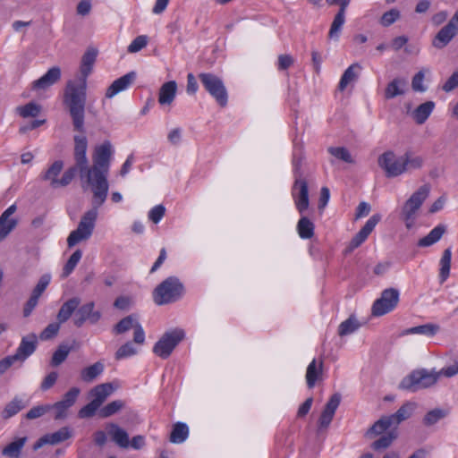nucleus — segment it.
<instances>
[{
  "label": "nucleus",
  "instance_id": "423d86ee",
  "mask_svg": "<svg viewBox=\"0 0 458 458\" xmlns=\"http://www.w3.org/2000/svg\"><path fill=\"white\" fill-rule=\"evenodd\" d=\"M437 381V375L436 374V371H428L425 369H421L413 370L408 376L403 377L399 385V388L416 392L435 385Z\"/></svg>",
  "mask_w": 458,
  "mask_h": 458
},
{
  "label": "nucleus",
  "instance_id": "69168bd1",
  "mask_svg": "<svg viewBox=\"0 0 458 458\" xmlns=\"http://www.w3.org/2000/svg\"><path fill=\"white\" fill-rule=\"evenodd\" d=\"M341 402V395L340 394H334L327 403L326 404L323 411L329 412L332 415H335L336 409L338 408Z\"/></svg>",
  "mask_w": 458,
  "mask_h": 458
},
{
  "label": "nucleus",
  "instance_id": "f3484780",
  "mask_svg": "<svg viewBox=\"0 0 458 458\" xmlns=\"http://www.w3.org/2000/svg\"><path fill=\"white\" fill-rule=\"evenodd\" d=\"M95 303L89 301L78 307L76 310L75 316L73 318V323L77 327H81L87 320L91 324H96L101 318L100 311L94 310Z\"/></svg>",
  "mask_w": 458,
  "mask_h": 458
},
{
  "label": "nucleus",
  "instance_id": "393cba45",
  "mask_svg": "<svg viewBox=\"0 0 458 458\" xmlns=\"http://www.w3.org/2000/svg\"><path fill=\"white\" fill-rule=\"evenodd\" d=\"M80 304L81 299L79 297H72L64 302L57 313V321L61 324L66 322L72 313L76 311Z\"/></svg>",
  "mask_w": 458,
  "mask_h": 458
},
{
  "label": "nucleus",
  "instance_id": "6ab92c4d",
  "mask_svg": "<svg viewBox=\"0 0 458 458\" xmlns=\"http://www.w3.org/2000/svg\"><path fill=\"white\" fill-rule=\"evenodd\" d=\"M457 34L458 29L448 21L434 37L432 46L437 49H443Z\"/></svg>",
  "mask_w": 458,
  "mask_h": 458
},
{
  "label": "nucleus",
  "instance_id": "f03ea898",
  "mask_svg": "<svg viewBox=\"0 0 458 458\" xmlns=\"http://www.w3.org/2000/svg\"><path fill=\"white\" fill-rule=\"evenodd\" d=\"M112 153V145L109 141L97 146L93 154V165L88 167L86 173L85 182L91 187L96 205H103L107 197V175Z\"/></svg>",
  "mask_w": 458,
  "mask_h": 458
},
{
  "label": "nucleus",
  "instance_id": "58836bf2",
  "mask_svg": "<svg viewBox=\"0 0 458 458\" xmlns=\"http://www.w3.org/2000/svg\"><path fill=\"white\" fill-rule=\"evenodd\" d=\"M451 249L447 248L444 250L442 258L440 259L439 278L441 283L445 282L449 276L451 267Z\"/></svg>",
  "mask_w": 458,
  "mask_h": 458
},
{
  "label": "nucleus",
  "instance_id": "0eeeda50",
  "mask_svg": "<svg viewBox=\"0 0 458 458\" xmlns=\"http://www.w3.org/2000/svg\"><path fill=\"white\" fill-rule=\"evenodd\" d=\"M199 79L204 89L212 96L217 104L225 107L228 102V93L220 77L211 72H201Z\"/></svg>",
  "mask_w": 458,
  "mask_h": 458
},
{
  "label": "nucleus",
  "instance_id": "4be33fe9",
  "mask_svg": "<svg viewBox=\"0 0 458 458\" xmlns=\"http://www.w3.org/2000/svg\"><path fill=\"white\" fill-rule=\"evenodd\" d=\"M61 78V69L58 66L50 68L43 76L32 83L33 89H47L56 83Z\"/></svg>",
  "mask_w": 458,
  "mask_h": 458
},
{
  "label": "nucleus",
  "instance_id": "f257e3e1",
  "mask_svg": "<svg viewBox=\"0 0 458 458\" xmlns=\"http://www.w3.org/2000/svg\"><path fill=\"white\" fill-rule=\"evenodd\" d=\"M97 50L88 49L81 57V77L78 81H69L64 93V104L71 116L73 130L85 131V107L87 102V78L93 70Z\"/></svg>",
  "mask_w": 458,
  "mask_h": 458
},
{
  "label": "nucleus",
  "instance_id": "5701e85b",
  "mask_svg": "<svg viewBox=\"0 0 458 458\" xmlns=\"http://www.w3.org/2000/svg\"><path fill=\"white\" fill-rule=\"evenodd\" d=\"M108 434L112 440L120 447L127 448L130 445L129 436L127 432L117 424L109 423L106 426Z\"/></svg>",
  "mask_w": 458,
  "mask_h": 458
},
{
  "label": "nucleus",
  "instance_id": "052dcab7",
  "mask_svg": "<svg viewBox=\"0 0 458 458\" xmlns=\"http://www.w3.org/2000/svg\"><path fill=\"white\" fill-rule=\"evenodd\" d=\"M49 411H50V404L38 405V406L31 408L26 413L25 416H26V419H28V420H35V419H38V418L43 416Z\"/></svg>",
  "mask_w": 458,
  "mask_h": 458
},
{
  "label": "nucleus",
  "instance_id": "a211bd4d",
  "mask_svg": "<svg viewBox=\"0 0 458 458\" xmlns=\"http://www.w3.org/2000/svg\"><path fill=\"white\" fill-rule=\"evenodd\" d=\"M36 348L37 337L36 335L31 334L21 338L20 345L13 356L16 359L17 361L22 363L35 352Z\"/></svg>",
  "mask_w": 458,
  "mask_h": 458
},
{
  "label": "nucleus",
  "instance_id": "3c124183",
  "mask_svg": "<svg viewBox=\"0 0 458 458\" xmlns=\"http://www.w3.org/2000/svg\"><path fill=\"white\" fill-rule=\"evenodd\" d=\"M328 152L337 159L346 163L352 164L354 162L348 149L344 147H330Z\"/></svg>",
  "mask_w": 458,
  "mask_h": 458
},
{
  "label": "nucleus",
  "instance_id": "864d4df0",
  "mask_svg": "<svg viewBox=\"0 0 458 458\" xmlns=\"http://www.w3.org/2000/svg\"><path fill=\"white\" fill-rule=\"evenodd\" d=\"M401 17L400 11L393 8L387 12H386L380 19V24L384 27H389L393 23H394Z\"/></svg>",
  "mask_w": 458,
  "mask_h": 458
},
{
  "label": "nucleus",
  "instance_id": "cd10ccee",
  "mask_svg": "<svg viewBox=\"0 0 458 458\" xmlns=\"http://www.w3.org/2000/svg\"><path fill=\"white\" fill-rule=\"evenodd\" d=\"M114 390V388L111 383H104L92 388L90 395L93 398L92 400L101 406Z\"/></svg>",
  "mask_w": 458,
  "mask_h": 458
},
{
  "label": "nucleus",
  "instance_id": "aec40b11",
  "mask_svg": "<svg viewBox=\"0 0 458 458\" xmlns=\"http://www.w3.org/2000/svg\"><path fill=\"white\" fill-rule=\"evenodd\" d=\"M135 79V72H130L125 75L118 78L107 88L106 91V98H112L118 93L127 89L133 83Z\"/></svg>",
  "mask_w": 458,
  "mask_h": 458
},
{
  "label": "nucleus",
  "instance_id": "603ef678",
  "mask_svg": "<svg viewBox=\"0 0 458 458\" xmlns=\"http://www.w3.org/2000/svg\"><path fill=\"white\" fill-rule=\"evenodd\" d=\"M403 163L405 164V171L410 169H419L423 165L424 160L422 157L412 156L410 153H405L403 156Z\"/></svg>",
  "mask_w": 458,
  "mask_h": 458
},
{
  "label": "nucleus",
  "instance_id": "bf43d9fd",
  "mask_svg": "<svg viewBox=\"0 0 458 458\" xmlns=\"http://www.w3.org/2000/svg\"><path fill=\"white\" fill-rule=\"evenodd\" d=\"M148 44V37L140 35L136 37L128 47L129 53H137L144 48Z\"/></svg>",
  "mask_w": 458,
  "mask_h": 458
},
{
  "label": "nucleus",
  "instance_id": "5fc2aeb1",
  "mask_svg": "<svg viewBox=\"0 0 458 458\" xmlns=\"http://www.w3.org/2000/svg\"><path fill=\"white\" fill-rule=\"evenodd\" d=\"M59 321L49 324L39 335V339L47 341L57 335L60 330Z\"/></svg>",
  "mask_w": 458,
  "mask_h": 458
},
{
  "label": "nucleus",
  "instance_id": "49530a36",
  "mask_svg": "<svg viewBox=\"0 0 458 458\" xmlns=\"http://www.w3.org/2000/svg\"><path fill=\"white\" fill-rule=\"evenodd\" d=\"M448 412L443 409L436 408L428 412L423 418V424L425 426H432L438 422L440 420L446 417Z\"/></svg>",
  "mask_w": 458,
  "mask_h": 458
},
{
  "label": "nucleus",
  "instance_id": "2eb2a0df",
  "mask_svg": "<svg viewBox=\"0 0 458 458\" xmlns=\"http://www.w3.org/2000/svg\"><path fill=\"white\" fill-rule=\"evenodd\" d=\"M293 198L297 210L300 214H303L310 205L309 188L306 180L296 179L292 191Z\"/></svg>",
  "mask_w": 458,
  "mask_h": 458
},
{
  "label": "nucleus",
  "instance_id": "a878e982",
  "mask_svg": "<svg viewBox=\"0 0 458 458\" xmlns=\"http://www.w3.org/2000/svg\"><path fill=\"white\" fill-rule=\"evenodd\" d=\"M177 84L174 81L164 83L158 94V102L160 105H170L176 95Z\"/></svg>",
  "mask_w": 458,
  "mask_h": 458
},
{
  "label": "nucleus",
  "instance_id": "a18cd8bd",
  "mask_svg": "<svg viewBox=\"0 0 458 458\" xmlns=\"http://www.w3.org/2000/svg\"><path fill=\"white\" fill-rule=\"evenodd\" d=\"M71 437V431L67 427H64L52 434L46 435L48 445H57L61 442L67 440Z\"/></svg>",
  "mask_w": 458,
  "mask_h": 458
},
{
  "label": "nucleus",
  "instance_id": "20e7f679",
  "mask_svg": "<svg viewBox=\"0 0 458 458\" xmlns=\"http://www.w3.org/2000/svg\"><path fill=\"white\" fill-rule=\"evenodd\" d=\"M184 293V286L176 276H169L160 283L153 292L154 302L165 305L180 300Z\"/></svg>",
  "mask_w": 458,
  "mask_h": 458
},
{
  "label": "nucleus",
  "instance_id": "4d7b16f0",
  "mask_svg": "<svg viewBox=\"0 0 458 458\" xmlns=\"http://www.w3.org/2000/svg\"><path fill=\"white\" fill-rule=\"evenodd\" d=\"M58 377H59V374L57 371L49 372L42 379L41 384H40V390L43 392H46V391L49 390L50 388H52L57 382Z\"/></svg>",
  "mask_w": 458,
  "mask_h": 458
},
{
  "label": "nucleus",
  "instance_id": "e433bc0d",
  "mask_svg": "<svg viewBox=\"0 0 458 458\" xmlns=\"http://www.w3.org/2000/svg\"><path fill=\"white\" fill-rule=\"evenodd\" d=\"M396 437V430H390L386 434L381 436L377 440L374 441L371 445V448L375 451L386 450L392 445V443Z\"/></svg>",
  "mask_w": 458,
  "mask_h": 458
},
{
  "label": "nucleus",
  "instance_id": "338daca9",
  "mask_svg": "<svg viewBox=\"0 0 458 458\" xmlns=\"http://www.w3.org/2000/svg\"><path fill=\"white\" fill-rule=\"evenodd\" d=\"M424 72L421 70L419 72H417L411 81V88L414 91L419 92H424L426 91V87L423 86V80H424Z\"/></svg>",
  "mask_w": 458,
  "mask_h": 458
},
{
  "label": "nucleus",
  "instance_id": "c03bdc74",
  "mask_svg": "<svg viewBox=\"0 0 458 458\" xmlns=\"http://www.w3.org/2000/svg\"><path fill=\"white\" fill-rule=\"evenodd\" d=\"M360 327V323L354 316H351L346 320L343 321L338 327V334L341 336L352 334Z\"/></svg>",
  "mask_w": 458,
  "mask_h": 458
},
{
  "label": "nucleus",
  "instance_id": "6e6552de",
  "mask_svg": "<svg viewBox=\"0 0 458 458\" xmlns=\"http://www.w3.org/2000/svg\"><path fill=\"white\" fill-rule=\"evenodd\" d=\"M184 338V331L176 328L165 332L155 344L153 352L162 359H167L178 344Z\"/></svg>",
  "mask_w": 458,
  "mask_h": 458
},
{
  "label": "nucleus",
  "instance_id": "c756f323",
  "mask_svg": "<svg viewBox=\"0 0 458 458\" xmlns=\"http://www.w3.org/2000/svg\"><path fill=\"white\" fill-rule=\"evenodd\" d=\"M28 405V403L19 396H15L11 402H9L2 411V418L8 420L13 416L16 415L19 411L24 409Z\"/></svg>",
  "mask_w": 458,
  "mask_h": 458
},
{
  "label": "nucleus",
  "instance_id": "9d476101",
  "mask_svg": "<svg viewBox=\"0 0 458 458\" xmlns=\"http://www.w3.org/2000/svg\"><path fill=\"white\" fill-rule=\"evenodd\" d=\"M399 302V291L394 288H388L381 293V296L377 299L372 305V315L376 317L383 316L392 311Z\"/></svg>",
  "mask_w": 458,
  "mask_h": 458
},
{
  "label": "nucleus",
  "instance_id": "2f4dec72",
  "mask_svg": "<svg viewBox=\"0 0 458 458\" xmlns=\"http://www.w3.org/2000/svg\"><path fill=\"white\" fill-rule=\"evenodd\" d=\"M445 233V226L443 225H438L435 228H433L428 234L425 237L420 239L418 242V246L420 247H428L437 242L444 233Z\"/></svg>",
  "mask_w": 458,
  "mask_h": 458
},
{
  "label": "nucleus",
  "instance_id": "b1692460",
  "mask_svg": "<svg viewBox=\"0 0 458 458\" xmlns=\"http://www.w3.org/2000/svg\"><path fill=\"white\" fill-rule=\"evenodd\" d=\"M360 71L361 66L358 63L350 65L340 79L338 89L344 91L348 85L354 83L358 80Z\"/></svg>",
  "mask_w": 458,
  "mask_h": 458
},
{
  "label": "nucleus",
  "instance_id": "13d9d810",
  "mask_svg": "<svg viewBox=\"0 0 458 458\" xmlns=\"http://www.w3.org/2000/svg\"><path fill=\"white\" fill-rule=\"evenodd\" d=\"M137 351L131 342L123 344L115 352V359L122 360L136 354Z\"/></svg>",
  "mask_w": 458,
  "mask_h": 458
},
{
  "label": "nucleus",
  "instance_id": "bb28decb",
  "mask_svg": "<svg viewBox=\"0 0 458 458\" xmlns=\"http://www.w3.org/2000/svg\"><path fill=\"white\" fill-rule=\"evenodd\" d=\"M406 86L407 81L405 79L394 78L387 84L385 89V98L386 99H392L397 96L403 95L405 93Z\"/></svg>",
  "mask_w": 458,
  "mask_h": 458
},
{
  "label": "nucleus",
  "instance_id": "0e129e2a",
  "mask_svg": "<svg viewBox=\"0 0 458 458\" xmlns=\"http://www.w3.org/2000/svg\"><path fill=\"white\" fill-rule=\"evenodd\" d=\"M341 402V395L340 394H334L327 403L326 404L323 411L329 412L332 415H335L336 409L338 408Z\"/></svg>",
  "mask_w": 458,
  "mask_h": 458
},
{
  "label": "nucleus",
  "instance_id": "ea45409f",
  "mask_svg": "<svg viewBox=\"0 0 458 458\" xmlns=\"http://www.w3.org/2000/svg\"><path fill=\"white\" fill-rule=\"evenodd\" d=\"M298 233L302 239H310L314 235V224L306 216H301L297 224Z\"/></svg>",
  "mask_w": 458,
  "mask_h": 458
},
{
  "label": "nucleus",
  "instance_id": "39448f33",
  "mask_svg": "<svg viewBox=\"0 0 458 458\" xmlns=\"http://www.w3.org/2000/svg\"><path fill=\"white\" fill-rule=\"evenodd\" d=\"M429 191L430 186L428 184L420 186L403 206L400 217L404 222L407 229H411L415 225L418 211L428 198Z\"/></svg>",
  "mask_w": 458,
  "mask_h": 458
},
{
  "label": "nucleus",
  "instance_id": "8fccbe9b",
  "mask_svg": "<svg viewBox=\"0 0 458 458\" xmlns=\"http://www.w3.org/2000/svg\"><path fill=\"white\" fill-rule=\"evenodd\" d=\"M81 257H82V252L81 250H76L71 255V257L69 258V259L67 260V262L65 263V265L63 268V273H62L63 278L67 277L74 270L77 264L81 260Z\"/></svg>",
  "mask_w": 458,
  "mask_h": 458
},
{
  "label": "nucleus",
  "instance_id": "9b49d317",
  "mask_svg": "<svg viewBox=\"0 0 458 458\" xmlns=\"http://www.w3.org/2000/svg\"><path fill=\"white\" fill-rule=\"evenodd\" d=\"M88 141L85 136H74V161L75 165L71 168H75V174L79 171L81 179L85 181L86 173L89 167L87 158Z\"/></svg>",
  "mask_w": 458,
  "mask_h": 458
},
{
  "label": "nucleus",
  "instance_id": "4468645a",
  "mask_svg": "<svg viewBox=\"0 0 458 458\" xmlns=\"http://www.w3.org/2000/svg\"><path fill=\"white\" fill-rule=\"evenodd\" d=\"M80 392L78 387H72L64 394L61 401L52 405L50 404V410L53 409L55 411L54 419L55 420H64L67 417V411L75 403Z\"/></svg>",
  "mask_w": 458,
  "mask_h": 458
},
{
  "label": "nucleus",
  "instance_id": "473e14b6",
  "mask_svg": "<svg viewBox=\"0 0 458 458\" xmlns=\"http://www.w3.org/2000/svg\"><path fill=\"white\" fill-rule=\"evenodd\" d=\"M435 107L433 101H427L420 105L412 113V117L418 124H422L428 118Z\"/></svg>",
  "mask_w": 458,
  "mask_h": 458
},
{
  "label": "nucleus",
  "instance_id": "c9c22d12",
  "mask_svg": "<svg viewBox=\"0 0 458 458\" xmlns=\"http://www.w3.org/2000/svg\"><path fill=\"white\" fill-rule=\"evenodd\" d=\"M188 435V426L185 423L177 422L174 424L170 434V441L174 444H181L187 439Z\"/></svg>",
  "mask_w": 458,
  "mask_h": 458
},
{
  "label": "nucleus",
  "instance_id": "37998d69",
  "mask_svg": "<svg viewBox=\"0 0 458 458\" xmlns=\"http://www.w3.org/2000/svg\"><path fill=\"white\" fill-rule=\"evenodd\" d=\"M139 322L133 315L127 316L121 319L114 327V332L117 335L128 332L131 329H134Z\"/></svg>",
  "mask_w": 458,
  "mask_h": 458
},
{
  "label": "nucleus",
  "instance_id": "412c9836",
  "mask_svg": "<svg viewBox=\"0 0 458 458\" xmlns=\"http://www.w3.org/2000/svg\"><path fill=\"white\" fill-rule=\"evenodd\" d=\"M135 79V72H130L125 75L118 78L107 88L106 91V98H112L118 93L127 89L133 83Z\"/></svg>",
  "mask_w": 458,
  "mask_h": 458
},
{
  "label": "nucleus",
  "instance_id": "c85d7f7f",
  "mask_svg": "<svg viewBox=\"0 0 458 458\" xmlns=\"http://www.w3.org/2000/svg\"><path fill=\"white\" fill-rule=\"evenodd\" d=\"M27 440V437L15 438L2 450V454L8 458H19Z\"/></svg>",
  "mask_w": 458,
  "mask_h": 458
},
{
  "label": "nucleus",
  "instance_id": "a19ab883",
  "mask_svg": "<svg viewBox=\"0 0 458 458\" xmlns=\"http://www.w3.org/2000/svg\"><path fill=\"white\" fill-rule=\"evenodd\" d=\"M41 112V106L34 102H30L24 106L16 107V113L22 118L36 117Z\"/></svg>",
  "mask_w": 458,
  "mask_h": 458
},
{
  "label": "nucleus",
  "instance_id": "774afa93",
  "mask_svg": "<svg viewBox=\"0 0 458 458\" xmlns=\"http://www.w3.org/2000/svg\"><path fill=\"white\" fill-rule=\"evenodd\" d=\"M165 208L163 205L155 206L148 213V218L155 224H157L164 216Z\"/></svg>",
  "mask_w": 458,
  "mask_h": 458
},
{
  "label": "nucleus",
  "instance_id": "dca6fc26",
  "mask_svg": "<svg viewBox=\"0 0 458 458\" xmlns=\"http://www.w3.org/2000/svg\"><path fill=\"white\" fill-rule=\"evenodd\" d=\"M380 219L381 216L379 214H375L370 216L364 226L353 236L346 249V252H352L354 249L360 246L374 230Z\"/></svg>",
  "mask_w": 458,
  "mask_h": 458
},
{
  "label": "nucleus",
  "instance_id": "4c0bfd02",
  "mask_svg": "<svg viewBox=\"0 0 458 458\" xmlns=\"http://www.w3.org/2000/svg\"><path fill=\"white\" fill-rule=\"evenodd\" d=\"M392 426L394 425L388 416H384L371 426V428L367 431V436L372 437L381 435Z\"/></svg>",
  "mask_w": 458,
  "mask_h": 458
},
{
  "label": "nucleus",
  "instance_id": "f704fd0d",
  "mask_svg": "<svg viewBox=\"0 0 458 458\" xmlns=\"http://www.w3.org/2000/svg\"><path fill=\"white\" fill-rule=\"evenodd\" d=\"M104 371V364L97 361L81 371V377L85 382H92Z\"/></svg>",
  "mask_w": 458,
  "mask_h": 458
},
{
  "label": "nucleus",
  "instance_id": "de8ad7c7",
  "mask_svg": "<svg viewBox=\"0 0 458 458\" xmlns=\"http://www.w3.org/2000/svg\"><path fill=\"white\" fill-rule=\"evenodd\" d=\"M71 352V347L66 344H60L55 352L53 353L51 359V366L57 367L61 365L68 357Z\"/></svg>",
  "mask_w": 458,
  "mask_h": 458
},
{
  "label": "nucleus",
  "instance_id": "6e6d98bb",
  "mask_svg": "<svg viewBox=\"0 0 458 458\" xmlns=\"http://www.w3.org/2000/svg\"><path fill=\"white\" fill-rule=\"evenodd\" d=\"M50 280H51V276L49 274L43 275L39 278L37 285L34 287L31 294L39 299L41 294L45 292L47 285L49 284Z\"/></svg>",
  "mask_w": 458,
  "mask_h": 458
},
{
  "label": "nucleus",
  "instance_id": "1a4fd4ad",
  "mask_svg": "<svg viewBox=\"0 0 458 458\" xmlns=\"http://www.w3.org/2000/svg\"><path fill=\"white\" fill-rule=\"evenodd\" d=\"M64 167V163L61 160L55 161L49 168L46 171L42 179L45 181H50V184L53 188L65 187L71 183L72 179L75 177V168H68L61 177L57 179V176L61 173Z\"/></svg>",
  "mask_w": 458,
  "mask_h": 458
},
{
  "label": "nucleus",
  "instance_id": "ddd939ff",
  "mask_svg": "<svg viewBox=\"0 0 458 458\" xmlns=\"http://www.w3.org/2000/svg\"><path fill=\"white\" fill-rule=\"evenodd\" d=\"M378 165L385 170L387 177H395L405 172L403 157L398 158L392 151H386L379 156Z\"/></svg>",
  "mask_w": 458,
  "mask_h": 458
},
{
  "label": "nucleus",
  "instance_id": "680f3d73",
  "mask_svg": "<svg viewBox=\"0 0 458 458\" xmlns=\"http://www.w3.org/2000/svg\"><path fill=\"white\" fill-rule=\"evenodd\" d=\"M99 407L100 405H98L96 402L92 400L79 411L78 415L81 419L91 418L95 415L96 411Z\"/></svg>",
  "mask_w": 458,
  "mask_h": 458
},
{
  "label": "nucleus",
  "instance_id": "09e8293b",
  "mask_svg": "<svg viewBox=\"0 0 458 458\" xmlns=\"http://www.w3.org/2000/svg\"><path fill=\"white\" fill-rule=\"evenodd\" d=\"M124 407V402L122 400H114L111 403H107L106 406L100 409L99 416L101 418H108L116 412H118L121 409Z\"/></svg>",
  "mask_w": 458,
  "mask_h": 458
},
{
  "label": "nucleus",
  "instance_id": "79ce46f5",
  "mask_svg": "<svg viewBox=\"0 0 458 458\" xmlns=\"http://www.w3.org/2000/svg\"><path fill=\"white\" fill-rule=\"evenodd\" d=\"M439 328L438 325L428 323L408 328L405 334H420L433 336L439 331Z\"/></svg>",
  "mask_w": 458,
  "mask_h": 458
},
{
  "label": "nucleus",
  "instance_id": "7ed1b4c3",
  "mask_svg": "<svg viewBox=\"0 0 458 458\" xmlns=\"http://www.w3.org/2000/svg\"><path fill=\"white\" fill-rule=\"evenodd\" d=\"M102 205H96L95 198H92V208L81 218L78 227L72 231L67 238V245L72 248L81 242L87 241L92 235L98 218V209Z\"/></svg>",
  "mask_w": 458,
  "mask_h": 458
},
{
  "label": "nucleus",
  "instance_id": "72a5a7b5",
  "mask_svg": "<svg viewBox=\"0 0 458 458\" xmlns=\"http://www.w3.org/2000/svg\"><path fill=\"white\" fill-rule=\"evenodd\" d=\"M414 408V403H406L403 406H401L395 413L388 416V418L390 419L394 426H397L402 421L411 417Z\"/></svg>",
  "mask_w": 458,
  "mask_h": 458
},
{
  "label": "nucleus",
  "instance_id": "e2e57ef3",
  "mask_svg": "<svg viewBox=\"0 0 458 458\" xmlns=\"http://www.w3.org/2000/svg\"><path fill=\"white\" fill-rule=\"evenodd\" d=\"M436 374L437 375V379L440 377H452L458 374V361L454 360L452 364H450L447 367L443 368L439 371H436Z\"/></svg>",
  "mask_w": 458,
  "mask_h": 458
},
{
  "label": "nucleus",
  "instance_id": "f8f14e48",
  "mask_svg": "<svg viewBox=\"0 0 458 458\" xmlns=\"http://www.w3.org/2000/svg\"><path fill=\"white\" fill-rule=\"evenodd\" d=\"M326 2L329 6L339 5V10L335 15L328 31V38L337 41L345 23V13L351 0H326Z\"/></svg>",
  "mask_w": 458,
  "mask_h": 458
},
{
  "label": "nucleus",
  "instance_id": "7c9ffc66",
  "mask_svg": "<svg viewBox=\"0 0 458 458\" xmlns=\"http://www.w3.org/2000/svg\"><path fill=\"white\" fill-rule=\"evenodd\" d=\"M323 369V362L318 364L314 359L308 366L306 371V381L309 388H313L316 382L321 377Z\"/></svg>",
  "mask_w": 458,
  "mask_h": 458
}]
</instances>
